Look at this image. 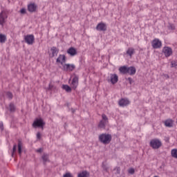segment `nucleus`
<instances>
[{"label":"nucleus","mask_w":177,"mask_h":177,"mask_svg":"<svg viewBox=\"0 0 177 177\" xmlns=\"http://www.w3.org/2000/svg\"><path fill=\"white\" fill-rule=\"evenodd\" d=\"M99 141L103 145H109L111 142V135L109 133H102L98 137Z\"/></svg>","instance_id":"1"},{"label":"nucleus","mask_w":177,"mask_h":177,"mask_svg":"<svg viewBox=\"0 0 177 177\" xmlns=\"http://www.w3.org/2000/svg\"><path fill=\"white\" fill-rule=\"evenodd\" d=\"M149 146L152 149L157 150L158 149H160V147L162 146V142H161V140H160V139L154 138L151 140L149 142Z\"/></svg>","instance_id":"2"},{"label":"nucleus","mask_w":177,"mask_h":177,"mask_svg":"<svg viewBox=\"0 0 177 177\" xmlns=\"http://www.w3.org/2000/svg\"><path fill=\"white\" fill-rule=\"evenodd\" d=\"M102 120L100 121L98 124V128H100V129H106V125L109 124V118H107V115L106 114L102 115Z\"/></svg>","instance_id":"3"},{"label":"nucleus","mask_w":177,"mask_h":177,"mask_svg":"<svg viewBox=\"0 0 177 177\" xmlns=\"http://www.w3.org/2000/svg\"><path fill=\"white\" fill-rule=\"evenodd\" d=\"M44 127H45V122L42 118H36L32 123L33 128H41L43 131Z\"/></svg>","instance_id":"4"},{"label":"nucleus","mask_w":177,"mask_h":177,"mask_svg":"<svg viewBox=\"0 0 177 177\" xmlns=\"http://www.w3.org/2000/svg\"><path fill=\"white\" fill-rule=\"evenodd\" d=\"M24 41L28 45H32L35 42L34 35H27L24 36Z\"/></svg>","instance_id":"5"},{"label":"nucleus","mask_w":177,"mask_h":177,"mask_svg":"<svg viewBox=\"0 0 177 177\" xmlns=\"http://www.w3.org/2000/svg\"><path fill=\"white\" fill-rule=\"evenodd\" d=\"M6 19H8V14L5 10L0 12V26H3L6 23Z\"/></svg>","instance_id":"6"},{"label":"nucleus","mask_w":177,"mask_h":177,"mask_svg":"<svg viewBox=\"0 0 177 177\" xmlns=\"http://www.w3.org/2000/svg\"><path fill=\"white\" fill-rule=\"evenodd\" d=\"M151 46L153 48V49H160V48L162 46V43L158 39H154L151 41Z\"/></svg>","instance_id":"7"},{"label":"nucleus","mask_w":177,"mask_h":177,"mask_svg":"<svg viewBox=\"0 0 177 177\" xmlns=\"http://www.w3.org/2000/svg\"><path fill=\"white\" fill-rule=\"evenodd\" d=\"M95 28L97 31H107V25L104 22H100Z\"/></svg>","instance_id":"8"},{"label":"nucleus","mask_w":177,"mask_h":177,"mask_svg":"<svg viewBox=\"0 0 177 177\" xmlns=\"http://www.w3.org/2000/svg\"><path fill=\"white\" fill-rule=\"evenodd\" d=\"M75 68V65L70 64H64L62 70L64 71H73Z\"/></svg>","instance_id":"9"},{"label":"nucleus","mask_w":177,"mask_h":177,"mask_svg":"<svg viewBox=\"0 0 177 177\" xmlns=\"http://www.w3.org/2000/svg\"><path fill=\"white\" fill-rule=\"evenodd\" d=\"M38 8V6L34 3H30L29 5H28V10L30 13H34L35 12H37V9Z\"/></svg>","instance_id":"10"},{"label":"nucleus","mask_w":177,"mask_h":177,"mask_svg":"<svg viewBox=\"0 0 177 177\" xmlns=\"http://www.w3.org/2000/svg\"><path fill=\"white\" fill-rule=\"evenodd\" d=\"M162 53L166 57H169V56L172 55V48H171V47H164Z\"/></svg>","instance_id":"11"},{"label":"nucleus","mask_w":177,"mask_h":177,"mask_svg":"<svg viewBox=\"0 0 177 177\" xmlns=\"http://www.w3.org/2000/svg\"><path fill=\"white\" fill-rule=\"evenodd\" d=\"M78 80L79 77L77 75H75L72 80V82L71 84V86L73 89H77V86H78Z\"/></svg>","instance_id":"12"},{"label":"nucleus","mask_w":177,"mask_h":177,"mask_svg":"<svg viewBox=\"0 0 177 177\" xmlns=\"http://www.w3.org/2000/svg\"><path fill=\"white\" fill-rule=\"evenodd\" d=\"M118 103L120 107H125V106H128V104H129L130 102L129 99L122 98Z\"/></svg>","instance_id":"13"},{"label":"nucleus","mask_w":177,"mask_h":177,"mask_svg":"<svg viewBox=\"0 0 177 177\" xmlns=\"http://www.w3.org/2000/svg\"><path fill=\"white\" fill-rule=\"evenodd\" d=\"M57 63H60L62 66L66 63V55H59L56 60Z\"/></svg>","instance_id":"14"},{"label":"nucleus","mask_w":177,"mask_h":177,"mask_svg":"<svg viewBox=\"0 0 177 177\" xmlns=\"http://www.w3.org/2000/svg\"><path fill=\"white\" fill-rule=\"evenodd\" d=\"M41 160L44 165H46V162H50V160H49V154L48 153H44L41 156Z\"/></svg>","instance_id":"15"},{"label":"nucleus","mask_w":177,"mask_h":177,"mask_svg":"<svg viewBox=\"0 0 177 177\" xmlns=\"http://www.w3.org/2000/svg\"><path fill=\"white\" fill-rule=\"evenodd\" d=\"M111 82L113 85L114 84H117L118 82V75H117V74L111 75Z\"/></svg>","instance_id":"16"},{"label":"nucleus","mask_w":177,"mask_h":177,"mask_svg":"<svg viewBox=\"0 0 177 177\" xmlns=\"http://www.w3.org/2000/svg\"><path fill=\"white\" fill-rule=\"evenodd\" d=\"M164 124L167 128H172V127H174V120L167 119L165 121Z\"/></svg>","instance_id":"17"},{"label":"nucleus","mask_w":177,"mask_h":177,"mask_svg":"<svg viewBox=\"0 0 177 177\" xmlns=\"http://www.w3.org/2000/svg\"><path fill=\"white\" fill-rule=\"evenodd\" d=\"M127 74H129V75H135V74H136V68H135V66L128 67Z\"/></svg>","instance_id":"18"},{"label":"nucleus","mask_w":177,"mask_h":177,"mask_svg":"<svg viewBox=\"0 0 177 177\" xmlns=\"http://www.w3.org/2000/svg\"><path fill=\"white\" fill-rule=\"evenodd\" d=\"M67 53L71 56H75L77 55V50L73 47H71L67 50Z\"/></svg>","instance_id":"19"},{"label":"nucleus","mask_w":177,"mask_h":177,"mask_svg":"<svg viewBox=\"0 0 177 177\" xmlns=\"http://www.w3.org/2000/svg\"><path fill=\"white\" fill-rule=\"evenodd\" d=\"M51 50V57H55V56H57V53H59V49L55 46H53L50 49Z\"/></svg>","instance_id":"20"},{"label":"nucleus","mask_w":177,"mask_h":177,"mask_svg":"<svg viewBox=\"0 0 177 177\" xmlns=\"http://www.w3.org/2000/svg\"><path fill=\"white\" fill-rule=\"evenodd\" d=\"M48 90L53 91V92H56V91H57V86H55V84H53V83L50 82L49 83Z\"/></svg>","instance_id":"21"},{"label":"nucleus","mask_w":177,"mask_h":177,"mask_svg":"<svg viewBox=\"0 0 177 177\" xmlns=\"http://www.w3.org/2000/svg\"><path fill=\"white\" fill-rule=\"evenodd\" d=\"M119 71L122 73V74H128V67L126 66H121L119 68Z\"/></svg>","instance_id":"22"},{"label":"nucleus","mask_w":177,"mask_h":177,"mask_svg":"<svg viewBox=\"0 0 177 177\" xmlns=\"http://www.w3.org/2000/svg\"><path fill=\"white\" fill-rule=\"evenodd\" d=\"M77 177H89V172L83 171L77 174Z\"/></svg>","instance_id":"23"},{"label":"nucleus","mask_w":177,"mask_h":177,"mask_svg":"<svg viewBox=\"0 0 177 177\" xmlns=\"http://www.w3.org/2000/svg\"><path fill=\"white\" fill-rule=\"evenodd\" d=\"M135 53V48H129L127 50V55L132 57V55Z\"/></svg>","instance_id":"24"},{"label":"nucleus","mask_w":177,"mask_h":177,"mask_svg":"<svg viewBox=\"0 0 177 177\" xmlns=\"http://www.w3.org/2000/svg\"><path fill=\"white\" fill-rule=\"evenodd\" d=\"M62 89L66 91V92H68V93H70V92H71V87H70V86L67 84H63Z\"/></svg>","instance_id":"25"},{"label":"nucleus","mask_w":177,"mask_h":177,"mask_svg":"<svg viewBox=\"0 0 177 177\" xmlns=\"http://www.w3.org/2000/svg\"><path fill=\"white\" fill-rule=\"evenodd\" d=\"M9 109L10 113H15L16 111V106H15V104H13L12 102L10 103Z\"/></svg>","instance_id":"26"},{"label":"nucleus","mask_w":177,"mask_h":177,"mask_svg":"<svg viewBox=\"0 0 177 177\" xmlns=\"http://www.w3.org/2000/svg\"><path fill=\"white\" fill-rule=\"evenodd\" d=\"M22 147H23V142H21V140H18V153L19 155L21 154Z\"/></svg>","instance_id":"27"},{"label":"nucleus","mask_w":177,"mask_h":177,"mask_svg":"<svg viewBox=\"0 0 177 177\" xmlns=\"http://www.w3.org/2000/svg\"><path fill=\"white\" fill-rule=\"evenodd\" d=\"M6 42V35L0 34V44H5Z\"/></svg>","instance_id":"28"},{"label":"nucleus","mask_w":177,"mask_h":177,"mask_svg":"<svg viewBox=\"0 0 177 177\" xmlns=\"http://www.w3.org/2000/svg\"><path fill=\"white\" fill-rule=\"evenodd\" d=\"M171 156L173 157V158H177V149H171Z\"/></svg>","instance_id":"29"},{"label":"nucleus","mask_w":177,"mask_h":177,"mask_svg":"<svg viewBox=\"0 0 177 177\" xmlns=\"http://www.w3.org/2000/svg\"><path fill=\"white\" fill-rule=\"evenodd\" d=\"M6 95L9 100H12L13 99V94L11 92L7 91L6 92Z\"/></svg>","instance_id":"30"},{"label":"nucleus","mask_w":177,"mask_h":177,"mask_svg":"<svg viewBox=\"0 0 177 177\" xmlns=\"http://www.w3.org/2000/svg\"><path fill=\"white\" fill-rule=\"evenodd\" d=\"M17 149V145L15 144L12 148V157H13L14 154L16 153Z\"/></svg>","instance_id":"31"},{"label":"nucleus","mask_w":177,"mask_h":177,"mask_svg":"<svg viewBox=\"0 0 177 177\" xmlns=\"http://www.w3.org/2000/svg\"><path fill=\"white\" fill-rule=\"evenodd\" d=\"M102 169L105 172H109V167L107 165H104V162H102Z\"/></svg>","instance_id":"32"},{"label":"nucleus","mask_w":177,"mask_h":177,"mask_svg":"<svg viewBox=\"0 0 177 177\" xmlns=\"http://www.w3.org/2000/svg\"><path fill=\"white\" fill-rule=\"evenodd\" d=\"M63 177H74V176H73V174H71V173L67 172L63 175Z\"/></svg>","instance_id":"33"},{"label":"nucleus","mask_w":177,"mask_h":177,"mask_svg":"<svg viewBox=\"0 0 177 177\" xmlns=\"http://www.w3.org/2000/svg\"><path fill=\"white\" fill-rule=\"evenodd\" d=\"M129 174H130L131 175H133V174H135V169L133 168H130L128 171Z\"/></svg>","instance_id":"34"},{"label":"nucleus","mask_w":177,"mask_h":177,"mask_svg":"<svg viewBox=\"0 0 177 177\" xmlns=\"http://www.w3.org/2000/svg\"><path fill=\"white\" fill-rule=\"evenodd\" d=\"M171 67H175V68H176V67H177V63H176V62H175V61L171 62Z\"/></svg>","instance_id":"35"},{"label":"nucleus","mask_w":177,"mask_h":177,"mask_svg":"<svg viewBox=\"0 0 177 177\" xmlns=\"http://www.w3.org/2000/svg\"><path fill=\"white\" fill-rule=\"evenodd\" d=\"M20 13L21 15H26V13H27L26 10V8H22L21 10H20Z\"/></svg>","instance_id":"36"},{"label":"nucleus","mask_w":177,"mask_h":177,"mask_svg":"<svg viewBox=\"0 0 177 177\" xmlns=\"http://www.w3.org/2000/svg\"><path fill=\"white\" fill-rule=\"evenodd\" d=\"M37 139H38L39 140H41V133L40 132L37 133Z\"/></svg>","instance_id":"37"},{"label":"nucleus","mask_w":177,"mask_h":177,"mask_svg":"<svg viewBox=\"0 0 177 177\" xmlns=\"http://www.w3.org/2000/svg\"><path fill=\"white\" fill-rule=\"evenodd\" d=\"M127 80L129 82V84L131 85L132 82H133V80H132V77H128Z\"/></svg>","instance_id":"38"},{"label":"nucleus","mask_w":177,"mask_h":177,"mask_svg":"<svg viewBox=\"0 0 177 177\" xmlns=\"http://www.w3.org/2000/svg\"><path fill=\"white\" fill-rule=\"evenodd\" d=\"M0 129L3 130V123L2 122H0Z\"/></svg>","instance_id":"39"},{"label":"nucleus","mask_w":177,"mask_h":177,"mask_svg":"<svg viewBox=\"0 0 177 177\" xmlns=\"http://www.w3.org/2000/svg\"><path fill=\"white\" fill-rule=\"evenodd\" d=\"M37 153H42V148H39V149H37Z\"/></svg>","instance_id":"40"},{"label":"nucleus","mask_w":177,"mask_h":177,"mask_svg":"<svg viewBox=\"0 0 177 177\" xmlns=\"http://www.w3.org/2000/svg\"><path fill=\"white\" fill-rule=\"evenodd\" d=\"M72 110V113H75V109H71Z\"/></svg>","instance_id":"41"}]
</instances>
